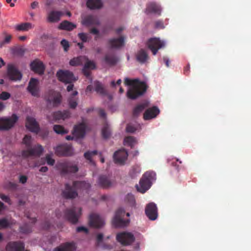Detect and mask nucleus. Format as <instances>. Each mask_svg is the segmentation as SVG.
<instances>
[{
	"label": "nucleus",
	"instance_id": "obj_42",
	"mask_svg": "<svg viewBox=\"0 0 251 251\" xmlns=\"http://www.w3.org/2000/svg\"><path fill=\"white\" fill-rule=\"evenodd\" d=\"M18 186L16 183L8 181L3 184V188L9 190H15L17 189Z\"/></svg>",
	"mask_w": 251,
	"mask_h": 251
},
{
	"label": "nucleus",
	"instance_id": "obj_37",
	"mask_svg": "<svg viewBox=\"0 0 251 251\" xmlns=\"http://www.w3.org/2000/svg\"><path fill=\"white\" fill-rule=\"evenodd\" d=\"M148 106L149 103L148 102H145L137 105L133 109V116L137 117Z\"/></svg>",
	"mask_w": 251,
	"mask_h": 251
},
{
	"label": "nucleus",
	"instance_id": "obj_53",
	"mask_svg": "<svg viewBox=\"0 0 251 251\" xmlns=\"http://www.w3.org/2000/svg\"><path fill=\"white\" fill-rule=\"evenodd\" d=\"M61 45L63 47L64 51H67L68 50L70 46L68 41L63 39L61 41Z\"/></svg>",
	"mask_w": 251,
	"mask_h": 251
},
{
	"label": "nucleus",
	"instance_id": "obj_22",
	"mask_svg": "<svg viewBox=\"0 0 251 251\" xmlns=\"http://www.w3.org/2000/svg\"><path fill=\"white\" fill-rule=\"evenodd\" d=\"M76 247L74 242H66L54 248L53 251H75Z\"/></svg>",
	"mask_w": 251,
	"mask_h": 251
},
{
	"label": "nucleus",
	"instance_id": "obj_39",
	"mask_svg": "<svg viewBox=\"0 0 251 251\" xmlns=\"http://www.w3.org/2000/svg\"><path fill=\"white\" fill-rule=\"evenodd\" d=\"M33 26L31 23H24L15 26V29L17 31H27L32 28Z\"/></svg>",
	"mask_w": 251,
	"mask_h": 251
},
{
	"label": "nucleus",
	"instance_id": "obj_7",
	"mask_svg": "<svg viewBox=\"0 0 251 251\" xmlns=\"http://www.w3.org/2000/svg\"><path fill=\"white\" fill-rule=\"evenodd\" d=\"M81 215V208L73 207L68 208L64 211V217L69 222L76 224Z\"/></svg>",
	"mask_w": 251,
	"mask_h": 251
},
{
	"label": "nucleus",
	"instance_id": "obj_34",
	"mask_svg": "<svg viewBox=\"0 0 251 251\" xmlns=\"http://www.w3.org/2000/svg\"><path fill=\"white\" fill-rule=\"evenodd\" d=\"M82 23L86 26L100 25L99 20L93 15H89L86 17L83 20Z\"/></svg>",
	"mask_w": 251,
	"mask_h": 251
},
{
	"label": "nucleus",
	"instance_id": "obj_27",
	"mask_svg": "<svg viewBox=\"0 0 251 251\" xmlns=\"http://www.w3.org/2000/svg\"><path fill=\"white\" fill-rule=\"evenodd\" d=\"M103 60L105 64L110 66L115 65L118 61V58L116 55L112 53H106Z\"/></svg>",
	"mask_w": 251,
	"mask_h": 251
},
{
	"label": "nucleus",
	"instance_id": "obj_59",
	"mask_svg": "<svg viewBox=\"0 0 251 251\" xmlns=\"http://www.w3.org/2000/svg\"><path fill=\"white\" fill-rule=\"evenodd\" d=\"M100 117L105 119L106 117V114L103 109H99L98 111Z\"/></svg>",
	"mask_w": 251,
	"mask_h": 251
},
{
	"label": "nucleus",
	"instance_id": "obj_9",
	"mask_svg": "<svg viewBox=\"0 0 251 251\" xmlns=\"http://www.w3.org/2000/svg\"><path fill=\"white\" fill-rule=\"evenodd\" d=\"M56 76L60 81L65 84L72 83L76 80L73 72L68 70H59Z\"/></svg>",
	"mask_w": 251,
	"mask_h": 251
},
{
	"label": "nucleus",
	"instance_id": "obj_36",
	"mask_svg": "<svg viewBox=\"0 0 251 251\" xmlns=\"http://www.w3.org/2000/svg\"><path fill=\"white\" fill-rule=\"evenodd\" d=\"M98 184L100 187L103 188H108L111 185L110 181L105 176H99Z\"/></svg>",
	"mask_w": 251,
	"mask_h": 251
},
{
	"label": "nucleus",
	"instance_id": "obj_46",
	"mask_svg": "<svg viewBox=\"0 0 251 251\" xmlns=\"http://www.w3.org/2000/svg\"><path fill=\"white\" fill-rule=\"evenodd\" d=\"M69 107L72 109H75L77 105L76 100L73 97H71L68 100Z\"/></svg>",
	"mask_w": 251,
	"mask_h": 251
},
{
	"label": "nucleus",
	"instance_id": "obj_29",
	"mask_svg": "<svg viewBox=\"0 0 251 251\" xmlns=\"http://www.w3.org/2000/svg\"><path fill=\"white\" fill-rule=\"evenodd\" d=\"M63 13L61 11H51L50 12L47 18V20L50 23H56L60 20Z\"/></svg>",
	"mask_w": 251,
	"mask_h": 251
},
{
	"label": "nucleus",
	"instance_id": "obj_62",
	"mask_svg": "<svg viewBox=\"0 0 251 251\" xmlns=\"http://www.w3.org/2000/svg\"><path fill=\"white\" fill-rule=\"evenodd\" d=\"M39 3L38 2L35 1L31 3V8L33 9L36 8L38 7Z\"/></svg>",
	"mask_w": 251,
	"mask_h": 251
},
{
	"label": "nucleus",
	"instance_id": "obj_43",
	"mask_svg": "<svg viewBox=\"0 0 251 251\" xmlns=\"http://www.w3.org/2000/svg\"><path fill=\"white\" fill-rule=\"evenodd\" d=\"M98 151L96 150L93 151H87L84 154V157L88 160L90 162H92V156L97 154Z\"/></svg>",
	"mask_w": 251,
	"mask_h": 251
},
{
	"label": "nucleus",
	"instance_id": "obj_1",
	"mask_svg": "<svg viewBox=\"0 0 251 251\" xmlns=\"http://www.w3.org/2000/svg\"><path fill=\"white\" fill-rule=\"evenodd\" d=\"M126 85L130 86L126 93V96L131 100H135L142 96L146 91L147 87L146 83L141 82L138 79L133 80L128 78L125 79Z\"/></svg>",
	"mask_w": 251,
	"mask_h": 251
},
{
	"label": "nucleus",
	"instance_id": "obj_26",
	"mask_svg": "<svg viewBox=\"0 0 251 251\" xmlns=\"http://www.w3.org/2000/svg\"><path fill=\"white\" fill-rule=\"evenodd\" d=\"M86 126L83 124L75 126L74 127L73 135L77 138H83L85 134Z\"/></svg>",
	"mask_w": 251,
	"mask_h": 251
},
{
	"label": "nucleus",
	"instance_id": "obj_58",
	"mask_svg": "<svg viewBox=\"0 0 251 251\" xmlns=\"http://www.w3.org/2000/svg\"><path fill=\"white\" fill-rule=\"evenodd\" d=\"M103 234L102 233H99L97 236V245L99 246V244L102 242L103 240Z\"/></svg>",
	"mask_w": 251,
	"mask_h": 251
},
{
	"label": "nucleus",
	"instance_id": "obj_64",
	"mask_svg": "<svg viewBox=\"0 0 251 251\" xmlns=\"http://www.w3.org/2000/svg\"><path fill=\"white\" fill-rule=\"evenodd\" d=\"M190 72V65H188L186 67L184 68V73L187 75Z\"/></svg>",
	"mask_w": 251,
	"mask_h": 251
},
{
	"label": "nucleus",
	"instance_id": "obj_38",
	"mask_svg": "<svg viewBox=\"0 0 251 251\" xmlns=\"http://www.w3.org/2000/svg\"><path fill=\"white\" fill-rule=\"evenodd\" d=\"M137 143V141L136 138L131 136L126 137L124 140V145L129 146L131 148H133Z\"/></svg>",
	"mask_w": 251,
	"mask_h": 251
},
{
	"label": "nucleus",
	"instance_id": "obj_47",
	"mask_svg": "<svg viewBox=\"0 0 251 251\" xmlns=\"http://www.w3.org/2000/svg\"><path fill=\"white\" fill-rule=\"evenodd\" d=\"M9 226V223L6 218L0 219V229L7 228Z\"/></svg>",
	"mask_w": 251,
	"mask_h": 251
},
{
	"label": "nucleus",
	"instance_id": "obj_44",
	"mask_svg": "<svg viewBox=\"0 0 251 251\" xmlns=\"http://www.w3.org/2000/svg\"><path fill=\"white\" fill-rule=\"evenodd\" d=\"M102 136L104 139L108 138L111 135V131L109 127L107 126H104L102 129Z\"/></svg>",
	"mask_w": 251,
	"mask_h": 251
},
{
	"label": "nucleus",
	"instance_id": "obj_2",
	"mask_svg": "<svg viewBox=\"0 0 251 251\" xmlns=\"http://www.w3.org/2000/svg\"><path fill=\"white\" fill-rule=\"evenodd\" d=\"M90 187V183L85 181H74L72 187L67 183L65 184V189L62 191V195L65 199H73L78 195L76 189L88 190Z\"/></svg>",
	"mask_w": 251,
	"mask_h": 251
},
{
	"label": "nucleus",
	"instance_id": "obj_28",
	"mask_svg": "<svg viewBox=\"0 0 251 251\" xmlns=\"http://www.w3.org/2000/svg\"><path fill=\"white\" fill-rule=\"evenodd\" d=\"M136 58L140 63L144 64L149 59V56L145 50L141 49L136 53Z\"/></svg>",
	"mask_w": 251,
	"mask_h": 251
},
{
	"label": "nucleus",
	"instance_id": "obj_19",
	"mask_svg": "<svg viewBox=\"0 0 251 251\" xmlns=\"http://www.w3.org/2000/svg\"><path fill=\"white\" fill-rule=\"evenodd\" d=\"M89 225L95 228H100L104 224L103 220L96 214H92L89 217Z\"/></svg>",
	"mask_w": 251,
	"mask_h": 251
},
{
	"label": "nucleus",
	"instance_id": "obj_12",
	"mask_svg": "<svg viewBox=\"0 0 251 251\" xmlns=\"http://www.w3.org/2000/svg\"><path fill=\"white\" fill-rule=\"evenodd\" d=\"M117 240L123 246H127L132 244L135 240L134 235L130 232H122L116 236Z\"/></svg>",
	"mask_w": 251,
	"mask_h": 251
},
{
	"label": "nucleus",
	"instance_id": "obj_23",
	"mask_svg": "<svg viewBox=\"0 0 251 251\" xmlns=\"http://www.w3.org/2000/svg\"><path fill=\"white\" fill-rule=\"evenodd\" d=\"M108 43L112 49H119L125 44V37L121 36L118 38L110 39Z\"/></svg>",
	"mask_w": 251,
	"mask_h": 251
},
{
	"label": "nucleus",
	"instance_id": "obj_55",
	"mask_svg": "<svg viewBox=\"0 0 251 251\" xmlns=\"http://www.w3.org/2000/svg\"><path fill=\"white\" fill-rule=\"evenodd\" d=\"M78 37L83 42H86L87 41V34L85 33H80L78 34Z\"/></svg>",
	"mask_w": 251,
	"mask_h": 251
},
{
	"label": "nucleus",
	"instance_id": "obj_40",
	"mask_svg": "<svg viewBox=\"0 0 251 251\" xmlns=\"http://www.w3.org/2000/svg\"><path fill=\"white\" fill-rule=\"evenodd\" d=\"M19 231L24 234L30 233L32 232V226L30 224H25L20 226Z\"/></svg>",
	"mask_w": 251,
	"mask_h": 251
},
{
	"label": "nucleus",
	"instance_id": "obj_51",
	"mask_svg": "<svg viewBox=\"0 0 251 251\" xmlns=\"http://www.w3.org/2000/svg\"><path fill=\"white\" fill-rule=\"evenodd\" d=\"M126 199H128L131 206L134 207L135 206V200L132 195L128 194L126 197Z\"/></svg>",
	"mask_w": 251,
	"mask_h": 251
},
{
	"label": "nucleus",
	"instance_id": "obj_18",
	"mask_svg": "<svg viewBox=\"0 0 251 251\" xmlns=\"http://www.w3.org/2000/svg\"><path fill=\"white\" fill-rule=\"evenodd\" d=\"M25 126L29 131L35 133H37L40 130L39 125L35 119L29 116L26 118Z\"/></svg>",
	"mask_w": 251,
	"mask_h": 251
},
{
	"label": "nucleus",
	"instance_id": "obj_25",
	"mask_svg": "<svg viewBox=\"0 0 251 251\" xmlns=\"http://www.w3.org/2000/svg\"><path fill=\"white\" fill-rule=\"evenodd\" d=\"M145 12L147 14L150 13H154L160 15L161 8L160 6L156 3L151 2L147 5Z\"/></svg>",
	"mask_w": 251,
	"mask_h": 251
},
{
	"label": "nucleus",
	"instance_id": "obj_30",
	"mask_svg": "<svg viewBox=\"0 0 251 251\" xmlns=\"http://www.w3.org/2000/svg\"><path fill=\"white\" fill-rule=\"evenodd\" d=\"M76 25L75 24L67 20L62 21L58 25V29L66 31H72L76 28Z\"/></svg>",
	"mask_w": 251,
	"mask_h": 251
},
{
	"label": "nucleus",
	"instance_id": "obj_48",
	"mask_svg": "<svg viewBox=\"0 0 251 251\" xmlns=\"http://www.w3.org/2000/svg\"><path fill=\"white\" fill-rule=\"evenodd\" d=\"M137 130V126L132 125L131 124H128L127 125L126 127V131L128 133H134Z\"/></svg>",
	"mask_w": 251,
	"mask_h": 251
},
{
	"label": "nucleus",
	"instance_id": "obj_6",
	"mask_svg": "<svg viewBox=\"0 0 251 251\" xmlns=\"http://www.w3.org/2000/svg\"><path fill=\"white\" fill-rule=\"evenodd\" d=\"M126 214L125 210L119 208L115 212L112 220L113 225L116 227H122L127 226L129 223V220H124L123 217Z\"/></svg>",
	"mask_w": 251,
	"mask_h": 251
},
{
	"label": "nucleus",
	"instance_id": "obj_33",
	"mask_svg": "<svg viewBox=\"0 0 251 251\" xmlns=\"http://www.w3.org/2000/svg\"><path fill=\"white\" fill-rule=\"evenodd\" d=\"M86 5L90 9H99L102 6V3L101 0H87Z\"/></svg>",
	"mask_w": 251,
	"mask_h": 251
},
{
	"label": "nucleus",
	"instance_id": "obj_13",
	"mask_svg": "<svg viewBox=\"0 0 251 251\" xmlns=\"http://www.w3.org/2000/svg\"><path fill=\"white\" fill-rule=\"evenodd\" d=\"M26 89L32 96L38 97L40 92L39 80L37 78H31Z\"/></svg>",
	"mask_w": 251,
	"mask_h": 251
},
{
	"label": "nucleus",
	"instance_id": "obj_8",
	"mask_svg": "<svg viewBox=\"0 0 251 251\" xmlns=\"http://www.w3.org/2000/svg\"><path fill=\"white\" fill-rule=\"evenodd\" d=\"M56 168L60 172L61 175H66L69 173H75L78 170L76 165H74L69 161H62L58 162Z\"/></svg>",
	"mask_w": 251,
	"mask_h": 251
},
{
	"label": "nucleus",
	"instance_id": "obj_5",
	"mask_svg": "<svg viewBox=\"0 0 251 251\" xmlns=\"http://www.w3.org/2000/svg\"><path fill=\"white\" fill-rule=\"evenodd\" d=\"M155 174L151 172H147L145 173L142 177L140 179L139 187L136 186L137 189L139 192L142 193H145L151 187V180L153 179Z\"/></svg>",
	"mask_w": 251,
	"mask_h": 251
},
{
	"label": "nucleus",
	"instance_id": "obj_57",
	"mask_svg": "<svg viewBox=\"0 0 251 251\" xmlns=\"http://www.w3.org/2000/svg\"><path fill=\"white\" fill-rule=\"evenodd\" d=\"M155 27L157 28H164V26L163 22L157 21L155 23Z\"/></svg>",
	"mask_w": 251,
	"mask_h": 251
},
{
	"label": "nucleus",
	"instance_id": "obj_24",
	"mask_svg": "<svg viewBox=\"0 0 251 251\" xmlns=\"http://www.w3.org/2000/svg\"><path fill=\"white\" fill-rule=\"evenodd\" d=\"M159 110L156 106H153L151 108L147 109L143 115L144 119L148 120L154 118L159 114Z\"/></svg>",
	"mask_w": 251,
	"mask_h": 251
},
{
	"label": "nucleus",
	"instance_id": "obj_31",
	"mask_svg": "<svg viewBox=\"0 0 251 251\" xmlns=\"http://www.w3.org/2000/svg\"><path fill=\"white\" fill-rule=\"evenodd\" d=\"M70 112L69 110L57 111L53 113V116L55 120H65L70 116Z\"/></svg>",
	"mask_w": 251,
	"mask_h": 251
},
{
	"label": "nucleus",
	"instance_id": "obj_54",
	"mask_svg": "<svg viewBox=\"0 0 251 251\" xmlns=\"http://www.w3.org/2000/svg\"><path fill=\"white\" fill-rule=\"evenodd\" d=\"M46 160L48 165L53 166L55 163V160L51 157L50 154H47L46 155Z\"/></svg>",
	"mask_w": 251,
	"mask_h": 251
},
{
	"label": "nucleus",
	"instance_id": "obj_20",
	"mask_svg": "<svg viewBox=\"0 0 251 251\" xmlns=\"http://www.w3.org/2000/svg\"><path fill=\"white\" fill-rule=\"evenodd\" d=\"M55 152L58 156H69L72 154V148L70 145H61L56 147Z\"/></svg>",
	"mask_w": 251,
	"mask_h": 251
},
{
	"label": "nucleus",
	"instance_id": "obj_41",
	"mask_svg": "<svg viewBox=\"0 0 251 251\" xmlns=\"http://www.w3.org/2000/svg\"><path fill=\"white\" fill-rule=\"evenodd\" d=\"M53 129L54 132L58 134L64 135L68 133V130L65 129L64 127L61 125H54Z\"/></svg>",
	"mask_w": 251,
	"mask_h": 251
},
{
	"label": "nucleus",
	"instance_id": "obj_63",
	"mask_svg": "<svg viewBox=\"0 0 251 251\" xmlns=\"http://www.w3.org/2000/svg\"><path fill=\"white\" fill-rule=\"evenodd\" d=\"M164 62L165 63L167 67H169V59L167 56H164L163 57Z\"/></svg>",
	"mask_w": 251,
	"mask_h": 251
},
{
	"label": "nucleus",
	"instance_id": "obj_17",
	"mask_svg": "<svg viewBox=\"0 0 251 251\" xmlns=\"http://www.w3.org/2000/svg\"><path fill=\"white\" fill-rule=\"evenodd\" d=\"M31 70L35 73L39 75H42L44 74L45 66L43 63L40 60L36 59L31 62Z\"/></svg>",
	"mask_w": 251,
	"mask_h": 251
},
{
	"label": "nucleus",
	"instance_id": "obj_35",
	"mask_svg": "<svg viewBox=\"0 0 251 251\" xmlns=\"http://www.w3.org/2000/svg\"><path fill=\"white\" fill-rule=\"evenodd\" d=\"M88 57L86 56H80L75 57L70 61V65L72 66H77L82 65Z\"/></svg>",
	"mask_w": 251,
	"mask_h": 251
},
{
	"label": "nucleus",
	"instance_id": "obj_21",
	"mask_svg": "<svg viewBox=\"0 0 251 251\" xmlns=\"http://www.w3.org/2000/svg\"><path fill=\"white\" fill-rule=\"evenodd\" d=\"M25 249V244L21 241H11L5 247L6 251H23Z\"/></svg>",
	"mask_w": 251,
	"mask_h": 251
},
{
	"label": "nucleus",
	"instance_id": "obj_11",
	"mask_svg": "<svg viewBox=\"0 0 251 251\" xmlns=\"http://www.w3.org/2000/svg\"><path fill=\"white\" fill-rule=\"evenodd\" d=\"M147 46L154 55L156 54L158 50L165 46V43L158 38H152L148 40Z\"/></svg>",
	"mask_w": 251,
	"mask_h": 251
},
{
	"label": "nucleus",
	"instance_id": "obj_45",
	"mask_svg": "<svg viewBox=\"0 0 251 251\" xmlns=\"http://www.w3.org/2000/svg\"><path fill=\"white\" fill-rule=\"evenodd\" d=\"M84 63V66L88 69L94 70L96 68V65L95 62L93 61L89 60L88 58L87 60L85 61Z\"/></svg>",
	"mask_w": 251,
	"mask_h": 251
},
{
	"label": "nucleus",
	"instance_id": "obj_14",
	"mask_svg": "<svg viewBox=\"0 0 251 251\" xmlns=\"http://www.w3.org/2000/svg\"><path fill=\"white\" fill-rule=\"evenodd\" d=\"M145 213L147 217L151 221L155 220L158 217L157 208L153 202L148 204L145 208Z\"/></svg>",
	"mask_w": 251,
	"mask_h": 251
},
{
	"label": "nucleus",
	"instance_id": "obj_50",
	"mask_svg": "<svg viewBox=\"0 0 251 251\" xmlns=\"http://www.w3.org/2000/svg\"><path fill=\"white\" fill-rule=\"evenodd\" d=\"M11 95L7 92H2L0 94V100H5L10 98Z\"/></svg>",
	"mask_w": 251,
	"mask_h": 251
},
{
	"label": "nucleus",
	"instance_id": "obj_10",
	"mask_svg": "<svg viewBox=\"0 0 251 251\" xmlns=\"http://www.w3.org/2000/svg\"><path fill=\"white\" fill-rule=\"evenodd\" d=\"M18 116L14 114L10 118H0V131L8 130L11 128L17 122Z\"/></svg>",
	"mask_w": 251,
	"mask_h": 251
},
{
	"label": "nucleus",
	"instance_id": "obj_49",
	"mask_svg": "<svg viewBox=\"0 0 251 251\" xmlns=\"http://www.w3.org/2000/svg\"><path fill=\"white\" fill-rule=\"evenodd\" d=\"M0 198L8 204L11 205L12 204L11 200L8 196H6L2 193H0Z\"/></svg>",
	"mask_w": 251,
	"mask_h": 251
},
{
	"label": "nucleus",
	"instance_id": "obj_15",
	"mask_svg": "<svg viewBox=\"0 0 251 251\" xmlns=\"http://www.w3.org/2000/svg\"><path fill=\"white\" fill-rule=\"evenodd\" d=\"M127 151L123 149L116 151L114 153L113 159L115 163L124 165L127 158Z\"/></svg>",
	"mask_w": 251,
	"mask_h": 251
},
{
	"label": "nucleus",
	"instance_id": "obj_16",
	"mask_svg": "<svg viewBox=\"0 0 251 251\" xmlns=\"http://www.w3.org/2000/svg\"><path fill=\"white\" fill-rule=\"evenodd\" d=\"M7 75L9 79L13 81L20 80L22 77V73L13 65H8Z\"/></svg>",
	"mask_w": 251,
	"mask_h": 251
},
{
	"label": "nucleus",
	"instance_id": "obj_61",
	"mask_svg": "<svg viewBox=\"0 0 251 251\" xmlns=\"http://www.w3.org/2000/svg\"><path fill=\"white\" fill-rule=\"evenodd\" d=\"M27 179V176H25L22 175L20 176L19 181L22 184L25 183Z\"/></svg>",
	"mask_w": 251,
	"mask_h": 251
},
{
	"label": "nucleus",
	"instance_id": "obj_56",
	"mask_svg": "<svg viewBox=\"0 0 251 251\" xmlns=\"http://www.w3.org/2000/svg\"><path fill=\"white\" fill-rule=\"evenodd\" d=\"M82 73L83 75L87 78H89L91 75V72L87 68H85V66H84L82 69Z\"/></svg>",
	"mask_w": 251,
	"mask_h": 251
},
{
	"label": "nucleus",
	"instance_id": "obj_60",
	"mask_svg": "<svg viewBox=\"0 0 251 251\" xmlns=\"http://www.w3.org/2000/svg\"><path fill=\"white\" fill-rule=\"evenodd\" d=\"M76 231L77 232H84L86 233L88 232V229L84 226H78L76 228Z\"/></svg>",
	"mask_w": 251,
	"mask_h": 251
},
{
	"label": "nucleus",
	"instance_id": "obj_4",
	"mask_svg": "<svg viewBox=\"0 0 251 251\" xmlns=\"http://www.w3.org/2000/svg\"><path fill=\"white\" fill-rule=\"evenodd\" d=\"M44 100L48 107H58L62 103L63 98L60 92L49 90L45 93Z\"/></svg>",
	"mask_w": 251,
	"mask_h": 251
},
{
	"label": "nucleus",
	"instance_id": "obj_32",
	"mask_svg": "<svg viewBox=\"0 0 251 251\" xmlns=\"http://www.w3.org/2000/svg\"><path fill=\"white\" fill-rule=\"evenodd\" d=\"M94 86L95 90L98 93H99L100 95L102 96L108 95L107 90L104 88L103 85L100 82L98 81H95L94 82ZM108 97L110 99L112 98L111 96L109 95H108Z\"/></svg>",
	"mask_w": 251,
	"mask_h": 251
},
{
	"label": "nucleus",
	"instance_id": "obj_3",
	"mask_svg": "<svg viewBox=\"0 0 251 251\" xmlns=\"http://www.w3.org/2000/svg\"><path fill=\"white\" fill-rule=\"evenodd\" d=\"M23 143L25 144L27 150L22 151V156L24 158H27L30 156H39L43 151V148L40 145L31 147L32 139L31 136L26 135L23 138Z\"/></svg>",
	"mask_w": 251,
	"mask_h": 251
},
{
	"label": "nucleus",
	"instance_id": "obj_52",
	"mask_svg": "<svg viewBox=\"0 0 251 251\" xmlns=\"http://www.w3.org/2000/svg\"><path fill=\"white\" fill-rule=\"evenodd\" d=\"M12 36L11 35H7L5 37L4 40L0 44V48H1L5 44H9L10 42Z\"/></svg>",
	"mask_w": 251,
	"mask_h": 251
}]
</instances>
